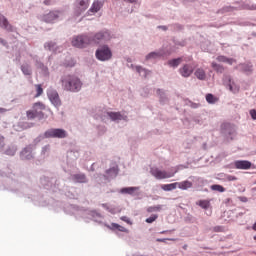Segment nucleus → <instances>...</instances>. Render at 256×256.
<instances>
[{
	"label": "nucleus",
	"mask_w": 256,
	"mask_h": 256,
	"mask_svg": "<svg viewBox=\"0 0 256 256\" xmlns=\"http://www.w3.org/2000/svg\"><path fill=\"white\" fill-rule=\"evenodd\" d=\"M60 83L64 91H70L71 93H79L83 87V82L75 75L62 76Z\"/></svg>",
	"instance_id": "nucleus-1"
},
{
	"label": "nucleus",
	"mask_w": 256,
	"mask_h": 256,
	"mask_svg": "<svg viewBox=\"0 0 256 256\" xmlns=\"http://www.w3.org/2000/svg\"><path fill=\"white\" fill-rule=\"evenodd\" d=\"M112 228L117 229L118 231H120L121 233H129V230L117 223H112Z\"/></svg>",
	"instance_id": "nucleus-26"
},
{
	"label": "nucleus",
	"mask_w": 256,
	"mask_h": 256,
	"mask_svg": "<svg viewBox=\"0 0 256 256\" xmlns=\"http://www.w3.org/2000/svg\"><path fill=\"white\" fill-rule=\"evenodd\" d=\"M253 231H256V222L254 223V225L252 226Z\"/></svg>",
	"instance_id": "nucleus-47"
},
{
	"label": "nucleus",
	"mask_w": 256,
	"mask_h": 256,
	"mask_svg": "<svg viewBox=\"0 0 256 256\" xmlns=\"http://www.w3.org/2000/svg\"><path fill=\"white\" fill-rule=\"evenodd\" d=\"M247 71H253V69L251 67H249Z\"/></svg>",
	"instance_id": "nucleus-48"
},
{
	"label": "nucleus",
	"mask_w": 256,
	"mask_h": 256,
	"mask_svg": "<svg viewBox=\"0 0 256 256\" xmlns=\"http://www.w3.org/2000/svg\"><path fill=\"white\" fill-rule=\"evenodd\" d=\"M43 111H45V104L36 102L33 104L32 110L26 112V116L28 119H43L45 117Z\"/></svg>",
	"instance_id": "nucleus-2"
},
{
	"label": "nucleus",
	"mask_w": 256,
	"mask_h": 256,
	"mask_svg": "<svg viewBox=\"0 0 256 256\" xmlns=\"http://www.w3.org/2000/svg\"><path fill=\"white\" fill-rule=\"evenodd\" d=\"M36 91V97H41V95H43V87L41 86V84L36 85Z\"/></svg>",
	"instance_id": "nucleus-34"
},
{
	"label": "nucleus",
	"mask_w": 256,
	"mask_h": 256,
	"mask_svg": "<svg viewBox=\"0 0 256 256\" xmlns=\"http://www.w3.org/2000/svg\"><path fill=\"white\" fill-rule=\"evenodd\" d=\"M113 57V53L109 46H102L98 50H96V58L98 61H109Z\"/></svg>",
	"instance_id": "nucleus-5"
},
{
	"label": "nucleus",
	"mask_w": 256,
	"mask_h": 256,
	"mask_svg": "<svg viewBox=\"0 0 256 256\" xmlns=\"http://www.w3.org/2000/svg\"><path fill=\"white\" fill-rule=\"evenodd\" d=\"M158 243H167V241H175L174 239H167V238H158L156 239Z\"/></svg>",
	"instance_id": "nucleus-36"
},
{
	"label": "nucleus",
	"mask_w": 256,
	"mask_h": 256,
	"mask_svg": "<svg viewBox=\"0 0 256 256\" xmlns=\"http://www.w3.org/2000/svg\"><path fill=\"white\" fill-rule=\"evenodd\" d=\"M160 29H163L164 31H167V26H159Z\"/></svg>",
	"instance_id": "nucleus-44"
},
{
	"label": "nucleus",
	"mask_w": 256,
	"mask_h": 256,
	"mask_svg": "<svg viewBox=\"0 0 256 256\" xmlns=\"http://www.w3.org/2000/svg\"><path fill=\"white\" fill-rule=\"evenodd\" d=\"M127 1L128 3H135V0H124Z\"/></svg>",
	"instance_id": "nucleus-46"
},
{
	"label": "nucleus",
	"mask_w": 256,
	"mask_h": 256,
	"mask_svg": "<svg viewBox=\"0 0 256 256\" xmlns=\"http://www.w3.org/2000/svg\"><path fill=\"white\" fill-rule=\"evenodd\" d=\"M139 188L137 187H128V188H123L121 190V193H127L128 195H133L135 191H138Z\"/></svg>",
	"instance_id": "nucleus-27"
},
{
	"label": "nucleus",
	"mask_w": 256,
	"mask_h": 256,
	"mask_svg": "<svg viewBox=\"0 0 256 256\" xmlns=\"http://www.w3.org/2000/svg\"><path fill=\"white\" fill-rule=\"evenodd\" d=\"M52 3H53L52 0H45V1H44V4H45V5H51Z\"/></svg>",
	"instance_id": "nucleus-43"
},
{
	"label": "nucleus",
	"mask_w": 256,
	"mask_h": 256,
	"mask_svg": "<svg viewBox=\"0 0 256 256\" xmlns=\"http://www.w3.org/2000/svg\"><path fill=\"white\" fill-rule=\"evenodd\" d=\"M239 201H241L242 203H247L248 199L245 196H240Z\"/></svg>",
	"instance_id": "nucleus-41"
},
{
	"label": "nucleus",
	"mask_w": 256,
	"mask_h": 256,
	"mask_svg": "<svg viewBox=\"0 0 256 256\" xmlns=\"http://www.w3.org/2000/svg\"><path fill=\"white\" fill-rule=\"evenodd\" d=\"M228 87L232 93H239V86L235 82H232L231 79H229Z\"/></svg>",
	"instance_id": "nucleus-23"
},
{
	"label": "nucleus",
	"mask_w": 256,
	"mask_h": 256,
	"mask_svg": "<svg viewBox=\"0 0 256 256\" xmlns=\"http://www.w3.org/2000/svg\"><path fill=\"white\" fill-rule=\"evenodd\" d=\"M101 7H103V2L96 0L89 9V13H98V11H101Z\"/></svg>",
	"instance_id": "nucleus-15"
},
{
	"label": "nucleus",
	"mask_w": 256,
	"mask_h": 256,
	"mask_svg": "<svg viewBox=\"0 0 256 256\" xmlns=\"http://www.w3.org/2000/svg\"><path fill=\"white\" fill-rule=\"evenodd\" d=\"M0 27H2V29H6V31H13V26L9 24L7 18H5V16L2 14H0Z\"/></svg>",
	"instance_id": "nucleus-13"
},
{
	"label": "nucleus",
	"mask_w": 256,
	"mask_h": 256,
	"mask_svg": "<svg viewBox=\"0 0 256 256\" xmlns=\"http://www.w3.org/2000/svg\"><path fill=\"white\" fill-rule=\"evenodd\" d=\"M44 137L46 139H65V137H67V131H65L64 129L52 128L44 133Z\"/></svg>",
	"instance_id": "nucleus-3"
},
{
	"label": "nucleus",
	"mask_w": 256,
	"mask_h": 256,
	"mask_svg": "<svg viewBox=\"0 0 256 256\" xmlns=\"http://www.w3.org/2000/svg\"><path fill=\"white\" fill-rule=\"evenodd\" d=\"M234 166L236 167V169L247 170L251 169V162L247 160H238L234 162Z\"/></svg>",
	"instance_id": "nucleus-12"
},
{
	"label": "nucleus",
	"mask_w": 256,
	"mask_h": 256,
	"mask_svg": "<svg viewBox=\"0 0 256 256\" xmlns=\"http://www.w3.org/2000/svg\"><path fill=\"white\" fill-rule=\"evenodd\" d=\"M194 75L199 79V81H205V79H207V73L203 68H197Z\"/></svg>",
	"instance_id": "nucleus-14"
},
{
	"label": "nucleus",
	"mask_w": 256,
	"mask_h": 256,
	"mask_svg": "<svg viewBox=\"0 0 256 256\" xmlns=\"http://www.w3.org/2000/svg\"><path fill=\"white\" fill-rule=\"evenodd\" d=\"M59 15H61L60 11H51L48 14H45L42 20L45 23H53L54 21H57V19H59Z\"/></svg>",
	"instance_id": "nucleus-10"
},
{
	"label": "nucleus",
	"mask_w": 256,
	"mask_h": 256,
	"mask_svg": "<svg viewBox=\"0 0 256 256\" xmlns=\"http://www.w3.org/2000/svg\"><path fill=\"white\" fill-rule=\"evenodd\" d=\"M161 209H162L161 205L150 206L147 208V213H157L161 211Z\"/></svg>",
	"instance_id": "nucleus-28"
},
{
	"label": "nucleus",
	"mask_w": 256,
	"mask_h": 256,
	"mask_svg": "<svg viewBox=\"0 0 256 256\" xmlns=\"http://www.w3.org/2000/svg\"><path fill=\"white\" fill-rule=\"evenodd\" d=\"M206 101L207 103L213 104V103H217L218 99L215 96H213V94H207Z\"/></svg>",
	"instance_id": "nucleus-29"
},
{
	"label": "nucleus",
	"mask_w": 256,
	"mask_h": 256,
	"mask_svg": "<svg viewBox=\"0 0 256 256\" xmlns=\"http://www.w3.org/2000/svg\"><path fill=\"white\" fill-rule=\"evenodd\" d=\"M87 9H89V0H76L77 15H81Z\"/></svg>",
	"instance_id": "nucleus-8"
},
{
	"label": "nucleus",
	"mask_w": 256,
	"mask_h": 256,
	"mask_svg": "<svg viewBox=\"0 0 256 256\" xmlns=\"http://www.w3.org/2000/svg\"><path fill=\"white\" fill-rule=\"evenodd\" d=\"M193 71H195V68H193V65L191 64H185L179 69L180 75L185 78L191 77V75H193Z\"/></svg>",
	"instance_id": "nucleus-11"
},
{
	"label": "nucleus",
	"mask_w": 256,
	"mask_h": 256,
	"mask_svg": "<svg viewBox=\"0 0 256 256\" xmlns=\"http://www.w3.org/2000/svg\"><path fill=\"white\" fill-rule=\"evenodd\" d=\"M161 234H163V233H167L166 231H162V232H160Z\"/></svg>",
	"instance_id": "nucleus-49"
},
{
	"label": "nucleus",
	"mask_w": 256,
	"mask_h": 256,
	"mask_svg": "<svg viewBox=\"0 0 256 256\" xmlns=\"http://www.w3.org/2000/svg\"><path fill=\"white\" fill-rule=\"evenodd\" d=\"M227 181H237V177L233 176V175H228L226 176Z\"/></svg>",
	"instance_id": "nucleus-38"
},
{
	"label": "nucleus",
	"mask_w": 256,
	"mask_h": 256,
	"mask_svg": "<svg viewBox=\"0 0 256 256\" xmlns=\"http://www.w3.org/2000/svg\"><path fill=\"white\" fill-rule=\"evenodd\" d=\"M161 189H163V191H173L177 189V182L161 185Z\"/></svg>",
	"instance_id": "nucleus-21"
},
{
	"label": "nucleus",
	"mask_w": 256,
	"mask_h": 256,
	"mask_svg": "<svg viewBox=\"0 0 256 256\" xmlns=\"http://www.w3.org/2000/svg\"><path fill=\"white\" fill-rule=\"evenodd\" d=\"M216 61L219 63H227L228 65H233L235 63V59L227 58L226 56L220 55L216 58Z\"/></svg>",
	"instance_id": "nucleus-16"
},
{
	"label": "nucleus",
	"mask_w": 256,
	"mask_h": 256,
	"mask_svg": "<svg viewBox=\"0 0 256 256\" xmlns=\"http://www.w3.org/2000/svg\"><path fill=\"white\" fill-rule=\"evenodd\" d=\"M198 205H199L202 209H209V205H211V204H210V202H209L208 200H200V201L198 202Z\"/></svg>",
	"instance_id": "nucleus-31"
},
{
	"label": "nucleus",
	"mask_w": 256,
	"mask_h": 256,
	"mask_svg": "<svg viewBox=\"0 0 256 256\" xmlns=\"http://www.w3.org/2000/svg\"><path fill=\"white\" fill-rule=\"evenodd\" d=\"M72 179L75 183H87V177L85 174H74Z\"/></svg>",
	"instance_id": "nucleus-18"
},
{
	"label": "nucleus",
	"mask_w": 256,
	"mask_h": 256,
	"mask_svg": "<svg viewBox=\"0 0 256 256\" xmlns=\"http://www.w3.org/2000/svg\"><path fill=\"white\" fill-rule=\"evenodd\" d=\"M4 139L5 138L3 136H0V144L3 143Z\"/></svg>",
	"instance_id": "nucleus-45"
},
{
	"label": "nucleus",
	"mask_w": 256,
	"mask_h": 256,
	"mask_svg": "<svg viewBox=\"0 0 256 256\" xmlns=\"http://www.w3.org/2000/svg\"><path fill=\"white\" fill-rule=\"evenodd\" d=\"M182 61L183 60L181 58L172 59V60L168 61V65L170 67H179V65H181Z\"/></svg>",
	"instance_id": "nucleus-24"
},
{
	"label": "nucleus",
	"mask_w": 256,
	"mask_h": 256,
	"mask_svg": "<svg viewBox=\"0 0 256 256\" xmlns=\"http://www.w3.org/2000/svg\"><path fill=\"white\" fill-rule=\"evenodd\" d=\"M150 173L155 179H171V177H175V172H167L159 170V168H151Z\"/></svg>",
	"instance_id": "nucleus-6"
},
{
	"label": "nucleus",
	"mask_w": 256,
	"mask_h": 256,
	"mask_svg": "<svg viewBox=\"0 0 256 256\" xmlns=\"http://www.w3.org/2000/svg\"><path fill=\"white\" fill-rule=\"evenodd\" d=\"M159 57H163L161 52H151L146 56V60L149 61V59H159Z\"/></svg>",
	"instance_id": "nucleus-22"
},
{
	"label": "nucleus",
	"mask_w": 256,
	"mask_h": 256,
	"mask_svg": "<svg viewBox=\"0 0 256 256\" xmlns=\"http://www.w3.org/2000/svg\"><path fill=\"white\" fill-rule=\"evenodd\" d=\"M211 67L212 69H214V71L216 73H225V66L221 65V64H217V62H212L211 63Z\"/></svg>",
	"instance_id": "nucleus-19"
},
{
	"label": "nucleus",
	"mask_w": 256,
	"mask_h": 256,
	"mask_svg": "<svg viewBox=\"0 0 256 256\" xmlns=\"http://www.w3.org/2000/svg\"><path fill=\"white\" fill-rule=\"evenodd\" d=\"M250 115H251L252 119L256 120V110L255 109L250 110Z\"/></svg>",
	"instance_id": "nucleus-40"
},
{
	"label": "nucleus",
	"mask_w": 256,
	"mask_h": 256,
	"mask_svg": "<svg viewBox=\"0 0 256 256\" xmlns=\"http://www.w3.org/2000/svg\"><path fill=\"white\" fill-rule=\"evenodd\" d=\"M88 37H90L91 43H101V41H109L111 39L109 32H98L93 38L91 36Z\"/></svg>",
	"instance_id": "nucleus-7"
},
{
	"label": "nucleus",
	"mask_w": 256,
	"mask_h": 256,
	"mask_svg": "<svg viewBox=\"0 0 256 256\" xmlns=\"http://www.w3.org/2000/svg\"><path fill=\"white\" fill-rule=\"evenodd\" d=\"M21 71H22L23 75H31V73H32L31 66L29 64H23L21 66Z\"/></svg>",
	"instance_id": "nucleus-25"
},
{
	"label": "nucleus",
	"mask_w": 256,
	"mask_h": 256,
	"mask_svg": "<svg viewBox=\"0 0 256 256\" xmlns=\"http://www.w3.org/2000/svg\"><path fill=\"white\" fill-rule=\"evenodd\" d=\"M158 218L159 215L157 214L151 215L149 218L146 219V223H154V221H157Z\"/></svg>",
	"instance_id": "nucleus-33"
},
{
	"label": "nucleus",
	"mask_w": 256,
	"mask_h": 256,
	"mask_svg": "<svg viewBox=\"0 0 256 256\" xmlns=\"http://www.w3.org/2000/svg\"><path fill=\"white\" fill-rule=\"evenodd\" d=\"M246 9H249L250 11H255L256 10V5L246 6Z\"/></svg>",
	"instance_id": "nucleus-42"
},
{
	"label": "nucleus",
	"mask_w": 256,
	"mask_h": 256,
	"mask_svg": "<svg viewBox=\"0 0 256 256\" xmlns=\"http://www.w3.org/2000/svg\"><path fill=\"white\" fill-rule=\"evenodd\" d=\"M107 115L112 121H121L123 119V115L120 112H107Z\"/></svg>",
	"instance_id": "nucleus-20"
},
{
	"label": "nucleus",
	"mask_w": 256,
	"mask_h": 256,
	"mask_svg": "<svg viewBox=\"0 0 256 256\" xmlns=\"http://www.w3.org/2000/svg\"><path fill=\"white\" fill-rule=\"evenodd\" d=\"M177 187L182 190L191 189L193 187V183L189 180L177 182Z\"/></svg>",
	"instance_id": "nucleus-17"
},
{
	"label": "nucleus",
	"mask_w": 256,
	"mask_h": 256,
	"mask_svg": "<svg viewBox=\"0 0 256 256\" xmlns=\"http://www.w3.org/2000/svg\"><path fill=\"white\" fill-rule=\"evenodd\" d=\"M213 191H219V193H225V188L219 184H215L211 186Z\"/></svg>",
	"instance_id": "nucleus-30"
},
{
	"label": "nucleus",
	"mask_w": 256,
	"mask_h": 256,
	"mask_svg": "<svg viewBox=\"0 0 256 256\" xmlns=\"http://www.w3.org/2000/svg\"><path fill=\"white\" fill-rule=\"evenodd\" d=\"M47 95L55 107L61 106V99L59 98V93H57L56 90H49Z\"/></svg>",
	"instance_id": "nucleus-9"
},
{
	"label": "nucleus",
	"mask_w": 256,
	"mask_h": 256,
	"mask_svg": "<svg viewBox=\"0 0 256 256\" xmlns=\"http://www.w3.org/2000/svg\"><path fill=\"white\" fill-rule=\"evenodd\" d=\"M106 173L107 175H111V173H113V175H117V168H111L107 170Z\"/></svg>",
	"instance_id": "nucleus-37"
},
{
	"label": "nucleus",
	"mask_w": 256,
	"mask_h": 256,
	"mask_svg": "<svg viewBox=\"0 0 256 256\" xmlns=\"http://www.w3.org/2000/svg\"><path fill=\"white\" fill-rule=\"evenodd\" d=\"M254 241H256V235L254 236Z\"/></svg>",
	"instance_id": "nucleus-50"
},
{
	"label": "nucleus",
	"mask_w": 256,
	"mask_h": 256,
	"mask_svg": "<svg viewBox=\"0 0 256 256\" xmlns=\"http://www.w3.org/2000/svg\"><path fill=\"white\" fill-rule=\"evenodd\" d=\"M121 220L124 221L125 223H128V225H131V220H129V218H127V216H122Z\"/></svg>",
	"instance_id": "nucleus-39"
},
{
	"label": "nucleus",
	"mask_w": 256,
	"mask_h": 256,
	"mask_svg": "<svg viewBox=\"0 0 256 256\" xmlns=\"http://www.w3.org/2000/svg\"><path fill=\"white\" fill-rule=\"evenodd\" d=\"M73 47H78L79 49H83L87 47V45H91V37L87 35L76 36L72 40Z\"/></svg>",
	"instance_id": "nucleus-4"
},
{
	"label": "nucleus",
	"mask_w": 256,
	"mask_h": 256,
	"mask_svg": "<svg viewBox=\"0 0 256 256\" xmlns=\"http://www.w3.org/2000/svg\"><path fill=\"white\" fill-rule=\"evenodd\" d=\"M136 71H137V73H139V75H141V74L143 73V74H142L143 77H147V75H148L147 70L144 69V68L141 67V66H136Z\"/></svg>",
	"instance_id": "nucleus-32"
},
{
	"label": "nucleus",
	"mask_w": 256,
	"mask_h": 256,
	"mask_svg": "<svg viewBox=\"0 0 256 256\" xmlns=\"http://www.w3.org/2000/svg\"><path fill=\"white\" fill-rule=\"evenodd\" d=\"M53 47H55V43L53 42H48L45 44V48L48 49L49 51H53Z\"/></svg>",
	"instance_id": "nucleus-35"
}]
</instances>
